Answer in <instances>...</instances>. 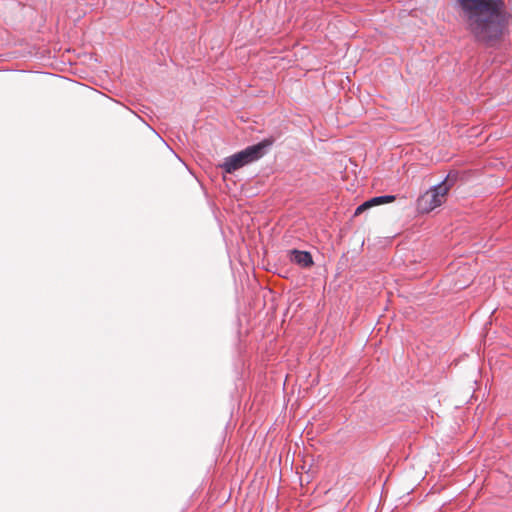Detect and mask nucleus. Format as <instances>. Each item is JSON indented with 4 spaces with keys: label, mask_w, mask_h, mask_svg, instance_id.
<instances>
[{
    "label": "nucleus",
    "mask_w": 512,
    "mask_h": 512,
    "mask_svg": "<svg viewBox=\"0 0 512 512\" xmlns=\"http://www.w3.org/2000/svg\"><path fill=\"white\" fill-rule=\"evenodd\" d=\"M464 30L474 41L491 46L499 41L506 27L503 0H457Z\"/></svg>",
    "instance_id": "nucleus-1"
},
{
    "label": "nucleus",
    "mask_w": 512,
    "mask_h": 512,
    "mask_svg": "<svg viewBox=\"0 0 512 512\" xmlns=\"http://www.w3.org/2000/svg\"><path fill=\"white\" fill-rule=\"evenodd\" d=\"M449 186L444 181L441 184L431 188L417 200V209L421 213H429L433 209L439 207L446 201Z\"/></svg>",
    "instance_id": "nucleus-3"
},
{
    "label": "nucleus",
    "mask_w": 512,
    "mask_h": 512,
    "mask_svg": "<svg viewBox=\"0 0 512 512\" xmlns=\"http://www.w3.org/2000/svg\"><path fill=\"white\" fill-rule=\"evenodd\" d=\"M290 261L299 265L302 268H309L311 267L314 262L312 259V255L307 251H300V250H290Z\"/></svg>",
    "instance_id": "nucleus-4"
},
{
    "label": "nucleus",
    "mask_w": 512,
    "mask_h": 512,
    "mask_svg": "<svg viewBox=\"0 0 512 512\" xmlns=\"http://www.w3.org/2000/svg\"><path fill=\"white\" fill-rule=\"evenodd\" d=\"M395 199L396 197L394 195L377 196L366 201L365 206H369V208H371L377 205L391 203L395 201Z\"/></svg>",
    "instance_id": "nucleus-5"
},
{
    "label": "nucleus",
    "mask_w": 512,
    "mask_h": 512,
    "mask_svg": "<svg viewBox=\"0 0 512 512\" xmlns=\"http://www.w3.org/2000/svg\"><path fill=\"white\" fill-rule=\"evenodd\" d=\"M366 205V202H364L363 204H361L360 206H358L355 210V213L354 215L357 216L359 214H361L363 211L369 209V206H365Z\"/></svg>",
    "instance_id": "nucleus-6"
},
{
    "label": "nucleus",
    "mask_w": 512,
    "mask_h": 512,
    "mask_svg": "<svg viewBox=\"0 0 512 512\" xmlns=\"http://www.w3.org/2000/svg\"><path fill=\"white\" fill-rule=\"evenodd\" d=\"M273 144V139H265L262 142L247 147L246 149L225 158L221 168L226 173H233L241 167L252 163L264 155V149Z\"/></svg>",
    "instance_id": "nucleus-2"
}]
</instances>
